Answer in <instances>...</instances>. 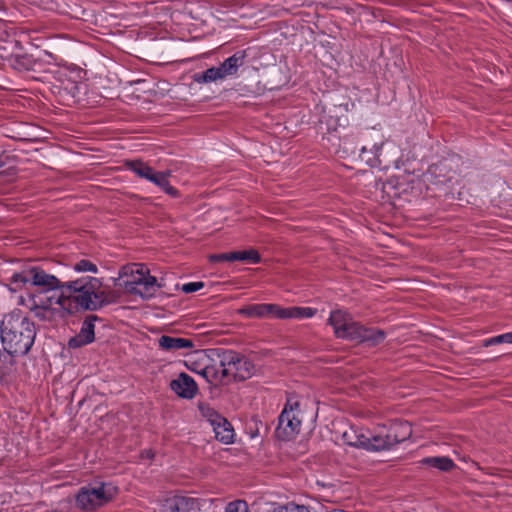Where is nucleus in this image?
Instances as JSON below:
<instances>
[{
  "label": "nucleus",
  "instance_id": "f257e3e1",
  "mask_svg": "<svg viewBox=\"0 0 512 512\" xmlns=\"http://www.w3.org/2000/svg\"><path fill=\"white\" fill-rule=\"evenodd\" d=\"M61 288V299L67 314L79 311H97L109 304L116 303L120 298L118 291L104 289L102 281L92 276L66 281Z\"/></svg>",
  "mask_w": 512,
  "mask_h": 512
},
{
  "label": "nucleus",
  "instance_id": "f03ea898",
  "mask_svg": "<svg viewBox=\"0 0 512 512\" xmlns=\"http://www.w3.org/2000/svg\"><path fill=\"white\" fill-rule=\"evenodd\" d=\"M0 328L3 347L9 354L25 355L32 347L35 326L20 311L5 315Z\"/></svg>",
  "mask_w": 512,
  "mask_h": 512
},
{
  "label": "nucleus",
  "instance_id": "7ed1b4c3",
  "mask_svg": "<svg viewBox=\"0 0 512 512\" xmlns=\"http://www.w3.org/2000/svg\"><path fill=\"white\" fill-rule=\"evenodd\" d=\"M328 323L333 327L336 337L349 341L375 346L383 342L386 337L385 331L366 328L354 321L352 316L343 310L332 311Z\"/></svg>",
  "mask_w": 512,
  "mask_h": 512
},
{
  "label": "nucleus",
  "instance_id": "20e7f679",
  "mask_svg": "<svg viewBox=\"0 0 512 512\" xmlns=\"http://www.w3.org/2000/svg\"><path fill=\"white\" fill-rule=\"evenodd\" d=\"M119 279H123L120 285L127 293L139 295L142 298L152 297L156 288L160 287L157 284L156 277L151 276L149 269L140 263L122 267L119 272Z\"/></svg>",
  "mask_w": 512,
  "mask_h": 512
},
{
  "label": "nucleus",
  "instance_id": "39448f33",
  "mask_svg": "<svg viewBox=\"0 0 512 512\" xmlns=\"http://www.w3.org/2000/svg\"><path fill=\"white\" fill-rule=\"evenodd\" d=\"M13 290L22 288L27 284L42 287L46 291L61 288L64 282H61L56 276L46 273L39 267H32L25 271L14 273L11 277Z\"/></svg>",
  "mask_w": 512,
  "mask_h": 512
},
{
  "label": "nucleus",
  "instance_id": "423d86ee",
  "mask_svg": "<svg viewBox=\"0 0 512 512\" xmlns=\"http://www.w3.org/2000/svg\"><path fill=\"white\" fill-rule=\"evenodd\" d=\"M245 51H237L235 54L227 58L221 65L211 67L202 73L194 75V81L197 83H210L224 80L227 77L234 76L238 69L245 63Z\"/></svg>",
  "mask_w": 512,
  "mask_h": 512
},
{
  "label": "nucleus",
  "instance_id": "0eeeda50",
  "mask_svg": "<svg viewBox=\"0 0 512 512\" xmlns=\"http://www.w3.org/2000/svg\"><path fill=\"white\" fill-rule=\"evenodd\" d=\"M115 493L116 488L111 484L82 487L76 496V505L82 510L92 511L109 502Z\"/></svg>",
  "mask_w": 512,
  "mask_h": 512
},
{
  "label": "nucleus",
  "instance_id": "6e6552de",
  "mask_svg": "<svg viewBox=\"0 0 512 512\" xmlns=\"http://www.w3.org/2000/svg\"><path fill=\"white\" fill-rule=\"evenodd\" d=\"M299 403L288 400L281 412L276 435L281 440L293 439L300 431L301 420L298 417Z\"/></svg>",
  "mask_w": 512,
  "mask_h": 512
},
{
  "label": "nucleus",
  "instance_id": "1a4fd4ad",
  "mask_svg": "<svg viewBox=\"0 0 512 512\" xmlns=\"http://www.w3.org/2000/svg\"><path fill=\"white\" fill-rule=\"evenodd\" d=\"M223 375H229L230 381L245 380L253 374V364L234 351L222 352Z\"/></svg>",
  "mask_w": 512,
  "mask_h": 512
},
{
  "label": "nucleus",
  "instance_id": "9d476101",
  "mask_svg": "<svg viewBox=\"0 0 512 512\" xmlns=\"http://www.w3.org/2000/svg\"><path fill=\"white\" fill-rule=\"evenodd\" d=\"M204 504L193 497L175 495L161 502L157 512H201Z\"/></svg>",
  "mask_w": 512,
  "mask_h": 512
},
{
  "label": "nucleus",
  "instance_id": "9b49d317",
  "mask_svg": "<svg viewBox=\"0 0 512 512\" xmlns=\"http://www.w3.org/2000/svg\"><path fill=\"white\" fill-rule=\"evenodd\" d=\"M280 306L276 304H251L237 310V313L247 318H277Z\"/></svg>",
  "mask_w": 512,
  "mask_h": 512
},
{
  "label": "nucleus",
  "instance_id": "f8f14e48",
  "mask_svg": "<svg viewBox=\"0 0 512 512\" xmlns=\"http://www.w3.org/2000/svg\"><path fill=\"white\" fill-rule=\"evenodd\" d=\"M57 290L51 296L45 292L39 293L33 297V308L42 310L62 311L65 312V305L62 303V288Z\"/></svg>",
  "mask_w": 512,
  "mask_h": 512
},
{
  "label": "nucleus",
  "instance_id": "ddd939ff",
  "mask_svg": "<svg viewBox=\"0 0 512 512\" xmlns=\"http://www.w3.org/2000/svg\"><path fill=\"white\" fill-rule=\"evenodd\" d=\"M97 319V316L90 315L84 320L80 332L69 340L68 345L70 348H79L94 341V322Z\"/></svg>",
  "mask_w": 512,
  "mask_h": 512
},
{
  "label": "nucleus",
  "instance_id": "4468645a",
  "mask_svg": "<svg viewBox=\"0 0 512 512\" xmlns=\"http://www.w3.org/2000/svg\"><path fill=\"white\" fill-rule=\"evenodd\" d=\"M170 388L179 397L191 399L197 392V385L192 377L186 373H181L176 379L170 382Z\"/></svg>",
  "mask_w": 512,
  "mask_h": 512
},
{
  "label": "nucleus",
  "instance_id": "2eb2a0df",
  "mask_svg": "<svg viewBox=\"0 0 512 512\" xmlns=\"http://www.w3.org/2000/svg\"><path fill=\"white\" fill-rule=\"evenodd\" d=\"M394 444L387 434L385 428L380 429L377 433H367L365 449L369 451H381L390 449Z\"/></svg>",
  "mask_w": 512,
  "mask_h": 512
},
{
  "label": "nucleus",
  "instance_id": "dca6fc26",
  "mask_svg": "<svg viewBox=\"0 0 512 512\" xmlns=\"http://www.w3.org/2000/svg\"><path fill=\"white\" fill-rule=\"evenodd\" d=\"M218 357L219 364L205 366L201 371V375L212 384H228L230 382V376L222 374L223 369L225 368L222 366V354H219Z\"/></svg>",
  "mask_w": 512,
  "mask_h": 512
},
{
  "label": "nucleus",
  "instance_id": "f3484780",
  "mask_svg": "<svg viewBox=\"0 0 512 512\" xmlns=\"http://www.w3.org/2000/svg\"><path fill=\"white\" fill-rule=\"evenodd\" d=\"M158 345L164 351L174 352L182 349H192L194 342L187 338L162 335L158 339Z\"/></svg>",
  "mask_w": 512,
  "mask_h": 512
},
{
  "label": "nucleus",
  "instance_id": "a211bd4d",
  "mask_svg": "<svg viewBox=\"0 0 512 512\" xmlns=\"http://www.w3.org/2000/svg\"><path fill=\"white\" fill-rule=\"evenodd\" d=\"M387 434L390 436L393 444L396 445L412 435V428L409 422L394 421L389 429H387Z\"/></svg>",
  "mask_w": 512,
  "mask_h": 512
},
{
  "label": "nucleus",
  "instance_id": "6ab92c4d",
  "mask_svg": "<svg viewBox=\"0 0 512 512\" xmlns=\"http://www.w3.org/2000/svg\"><path fill=\"white\" fill-rule=\"evenodd\" d=\"M211 427L217 440L224 444H230L233 442L234 430L226 418L223 417L222 421H216Z\"/></svg>",
  "mask_w": 512,
  "mask_h": 512
},
{
  "label": "nucleus",
  "instance_id": "aec40b11",
  "mask_svg": "<svg viewBox=\"0 0 512 512\" xmlns=\"http://www.w3.org/2000/svg\"><path fill=\"white\" fill-rule=\"evenodd\" d=\"M171 175L170 171H162V172H156L152 171L151 175L148 178V181L154 183L158 187H160L164 192H166L168 195L172 197L178 196V190L174 187H172L169 184L168 178Z\"/></svg>",
  "mask_w": 512,
  "mask_h": 512
},
{
  "label": "nucleus",
  "instance_id": "412c9836",
  "mask_svg": "<svg viewBox=\"0 0 512 512\" xmlns=\"http://www.w3.org/2000/svg\"><path fill=\"white\" fill-rule=\"evenodd\" d=\"M315 314V309L309 307H280L279 319H303L311 318Z\"/></svg>",
  "mask_w": 512,
  "mask_h": 512
},
{
  "label": "nucleus",
  "instance_id": "4be33fe9",
  "mask_svg": "<svg viewBox=\"0 0 512 512\" xmlns=\"http://www.w3.org/2000/svg\"><path fill=\"white\" fill-rule=\"evenodd\" d=\"M423 465L437 468L441 471H450L454 467L453 461L446 456L441 457H427L421 460Z\"/></svg>",
  "mask_w": 512,
  "mask_h": 512
},
{
  "label": "nucleus",
  "instance_id": "5701e85b",
  "mask_svg": "<svg viewBox=\"0 0 512 512\" xmlns=\"http://www.w3.org/2000/svg\"><path fill=\"white\" fill-rule=\"evenodd\" d=\"M366 436L367 434L359 433L354 428H350L343 433V440L350 446L361 447L365 449Z\"/></svg>",
  "mask_w": 512,
  "mask_h": 512
},
{
  "label": "nucleus",
  "instance_id": "b1692460",
  "mask_svg": "<svg viewBox=\"0 0 512 512\" xmlns=\"http://www.w3.org/2000/svg\"><path fill=\"white\" fill-rule=\"evenodd\" d=\"M127 165L136 175L147 180L153 171L150 166L142 161H130Z\"/></svg>",
  "mask_w": 512,
  "mask_h": 512
},
{
  "label": "nucleus",
  "instance_id": "393cba45",
  "mask_svg": "<svg viewBox=\"0 0 512 512\" xmlns=\"http://www.w3.org/2000/svg\"><path fill=\"white\" fill-rule=\"evenodd\" d=\"M199 411L202 417L205 418L211 426L216 421H222L223 416L206 404H199Z\"/></svg>",
  "mask_w": 512,
  "mask_h": 512
},
{
  "label": "nucleus",
  "instance_id": "a878e982",
  "mask_svg": "<svg viewBox=\"0 0 512 512\" xmlns=\"http://www.w3.org/2000/svg\"><path fill=\"white\" fill-rule=\"evenodd\" d=\"M234 254L236 255L235 261H244L248 263L260 262V255L254 249L246 251H234Z\"/></svg>",
  "mask_w": 512,
  "mask_h": 512
},
{
  "label": "nucleus",
  "instance_id": "bb28decb",
  "mask_svg": "<svg viewBox=\"0 0 512 512\" xmlns=\"http://www.w3.org/2000/svg\"><path fill=\"white\" fill-rule=\"evenodd\" d=\"M73 269L77 272H90L93 274H96L98 272V267L91 261L82 259L78 262H76L73 265Z\"/></svg>",
  "mask_w": 512,
  "mask_h": 512
},
{
  "label": "nucleus",
  "instance_id": "cd10ccee",
  "mask_svg": "<svg viewBox=\"0 0 512 512\" xmlns=\"http://www.w3.org/2000/svg\"><path fill=\"white\" fill-rule=\"evenodd\" d=\"M269 512H310V510L307 506H304V505L288 503L286 505H280V506L274 507Z\"/></svg>",
  "mask_w": 512,
  "mask_h": 512
},
{
  "label": "nucleus",
  "instance_id": "c85d7f7f",
  "mask_svg": "<svg viewBox=\"0 0 512 512\" xmlns=\"http://www.w3.org/2000/svg\"><path fill=\"white\" fill-rule=\"evenodd\" d=\"M501 343H512L511 332L486 339L483 341V346L489 347V346L497 345V344H501Z\"/></svg>",
  "mask_w": 512,
  "mask_h": 512
},
{
  "label": "nucleus",
  "instance_id": "c756f323",
  "mask_svg": "<svg viewBox=\"0 0 512 512\" xmlns=\"http://www.w3.org/2000/svg\"><path fill=\"white\" fill-rule=\"evenodd\" d=\"M225 512H248V506L245 501H233L226 506Z\"/></svg>",
  "mask_w": 512,
  "mask_h": 512
},
{
  "label": "nucleus",
  "instance_id": "7c9ffc66",
  "mask_svg": "<svg viewBox=\"0 0 512 512\" xmlns=\"http://www.w3.org/2000/svg\"><path fill=\"white\" fill-rule=\"evenodd\" d=\"M209 258H210V261H212V262H223V261L232 262V261H235L236 255L234 254V252H229V253L211 255Z\"/></svg>",
  "mask_w": 512,
  "mask_h": 512
},
{
  "label": "nucleus",
  "instance_id": "2f4dec72",
  "mask_svg": "<svg viewBox=\"0 0 512 512\" xmlns=\"http://www.w3.org/2000/svg\"><path fill=\"white\" fill-rule=\"evenodd\" d=\"M204 287L203 282H190L182 285L181 290L184 293H193L196 292Z\"/></svg>",
  "mask_w": 512,
  "mask_h": 512
},
{
  "label": "nucleus",
  "instance_id": "473e14b6",
  "mask_svg": "<svg viewBox=\"0 0 512 512\" xmlns=\"http://www.w3.org/2000/svg\"><path fill=\"white\" fill-rule=\"evenodd\" d=\"M373 149H375V155H377L378 150L380 149V146L374 145Z\"/></svg>",
  "mask_w": 512,
  "mask_h": 512
},
{
  "label": "nucleus",
  "instance_id": "72a5a7b5",
  "mask_svg": "<svg viewBox=\"0 0 512 512\" xmlns=\"http://www.w3.org/2000/svg\"><path fill=\"white\" fill-rule=\"evenodd\" d=\"M366 152H367V147H365V146H364V147H362V149H361V154H364V153H366Z\"/></svg>",
  "mask_w": 512,
  "mask_h": 512
},
{
  "label": "nucleus",
  "instance_id": "f704fd0d",
  "mask_svg": "<svg viewBox=\"0 0 512 512\" xmlns=\"http://www.w3.org/2000/svg\"><path fill=\"white\" fill-rule=\"evenodd\" d=\"M152 456L153 454L150 451L146 452V457L151 458Z\"/></svg>",
  "mask_w": 512,
  "mask_h": 512
}]
</instances>
